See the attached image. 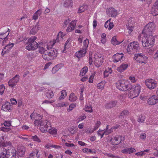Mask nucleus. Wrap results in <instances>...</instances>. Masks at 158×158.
<instances>
[{"label":"nucleus","instance_id":"64","mask_svg":"<svg viewBox=\"0 0 158 158\" xmlns=\"http://www.w3.org/2000/svg\"><path fill=\"white\" fill-rule=\"evenodd\" d=\"M86 118V116L85 114H82L79 117V120L77 122L79 123L80 121L84 120Z\"/></svg>","mask_w":158,"mask_h":158},{"label":"nucleus","instance_id":"22","mask_svg":"<svg viewBox=\"0 0 158 158\" xmlns=\"http://www.w3.org/2000/svg\"><path fill=\"white\" fill-rule=\"evenodd\" d=\"M40 28V26L37 23L35 26H34L31 29L30 34L31 35H35Z\"/></svg>","mask_w":158,"mask_h":158},{"label":"nucleus","instance_id":"60","mask_svg":"<svg viewBox=\"0 0 158 158\" xmlns=\"http://www.w3.org/2000/svg\"><path fill=\"white\" fill-rule=\"evenodd\" d=\"M4 126L6 127H9L11 125V123L10 121H5L3 123Z\"/></svg>","mask_w":158,"mask_h":158},{"label":"nucleus","instance_id":"16","mask_svg":"<svg viewBox=\"0 0 158 158\" xmlns=\"http://www.w3.org/2000/svg\"><path fill=\"white\" fill-rule=\"evenodd\" d=\"M158 102V98L155 95H153L148 100V103L151 105H153Z\"/></svg>","mask_w":158,"mask_h":158},{"label":"nucleus","instance_id":"7","mask_svg":"<svg viewBox=\"0 0 158 158\" xmlns=\"http://www.w3.org/2000/svg\"><path fill=\"white\" fill-rule=\"evenodd\" d=\"M131 90L128 93V97L133 98L138 96L141 91V87L139 84H137L132 87Z\"/></svg>","mask_w":158,"mask_h":158},{"label":"nucleus","instance_id":"28","mask_svg":"<svg viewBox=\"0 0 158 158\" xmlns=\"http://www.w3.org/2000/svg\"><path fill=\"white\" fill-rule=\"evenodd\" d=\"M39 151L38 149H35L29 155V158H38L40 155L38 154Z\"/></svg>","mask_w":158,"mask_h":158},{"label":"nucleus","instance_id":"24","mask_svg":"<svg viewBox=\"0 0 158 158\" xmlns=\"http://www.w3.org/2000/svg\"><path fill=\"white\" fill-rule=\"evenodd\" d=\"M128 67V64L123 63L118 68L117 70L120 73H122L126 70Z\"/></svg>","mask_w":158,"mask_h":158},{"label":"nucleus","instance_id":"3","mask_svg":"<svg viewBox=\"0 0 158 158\" xmlns=\"http://www.w3.org/2000/svg\"><path fill=\"white\" fill-rule=\"evenodd\" d=\"M58 54V51L56 49L54 48L47 49L44 54L42 55V57L44 60H50L55 59Z\"/></svg>","mask_w":158,"mask_h":158},{"label":"nucleus","instance_id":"29","mask_svg":"<svg viewBox=\"0 0 158 158\" xmlns=\"http://www.w3.org/2000/svg\"><path fill=\"white\" fill-rule=\"evenodd\" d=\"M132 19V18H130L129 20L128 21V23H127L126 25L127 29L129 31L128 32L129 34H130L133 31V27L132 26L133 23H131Z\"/></svg>","mask_w":158,"mask_h":158},{"label":"nucleus","instance_id":"56","mask_svg":"<svg viewBox=\"0 0 158 158\" xmlns=\"http://www.w3.org/2000/svg\"><path fill=\"white\" fill-rule=\"evenodd\" d=\"M71 41V39L70 38L66 42L65 45L64 46L65 49L68 48H69L70 45V41Z\"/></svg>","mask_w":158,"mask_h":158},{"label":"nucleus","instance_id":"13","mask_svg":"<svg viewBox=\"0 0 158 158\" xmlns=\"http://www.w3.org/2000/svg\"><path fill=\"white\" fill-rule=\"evenodd\" d=\"M134 59L139 63L146 64L148 58L142 53H138L135 54Z\"/></svg>","mask_w":158,"mask_h":158},{"label":"nucleus","instance_id":"37","mask_svg":"<svg viewBox=\"0 0 158 158\" xmlns=\"http://www.w3.org/2000/svg\"><path fill=\"white\" fill-rule=\"evenodd\" d=\"M88 71V68L86 66H85L83 67L81 69L80 74L81 76H84Z\"/></svg>","mask_w":158,"mask_h":158},{"label":"nucleus","instance_id":"50","mask_svg":"<svg viewBox=\"0 0 158 158\" xmlns=\"http://www.w3.org/2000/svg\"><path fill=\"white\" fill-rule=\"evenodd\" d=\"M41 12L39 10H37L36 12L34 15L33 16V19L34 20L37 19L39 16L40 15Z\"/></svg>","mask_w":158,"mask_h":158},{"label":"nucleus","instance_id":"54","mask_svg":"<svg viewBox=\"0 0 158 158\" xmlns=\"http://www.w3.org/2000/svg\"><path fill=\"white\" fill-rule=\"evenodd\" d=\"M95 73L94 72L91 73L90 77L89 79V83H93L94 76L95 75Z\"/></svg>","mask_w":158,"mask_h":158},{"label":"nucleus","instance_id":"41","mask_svg":"<svg viewBox=\"0 0 158 158\" xmlns=\"http://www.w3.org/2000/svg\"><path fill=\"white\" fill-rule=\"evenodd\" d=\"M77 99V97L73 93H72L69 97V100L70 101L74 102Z\"/></svg>","mask_w":158,"mask_h":158},{"label":"nucleus","instance_id":"8","mask_svg":"<svg viewBox=\"0 0 158 158\" xmlns=\"http://www.w3.org/2000/svg\"><path fill=\"white\" fill-rule=\"evenodd\" d=\"M39 126L40 129L42 132H46L51 128V123L47 119H42L40 121Z\"/></svg>","mask_w":158,"mask_h":158},{"label":"nucleus","instance_id":"19","mask_svg":"<svg viewBox=\"0 0 158 158\" xmlns=\"http://www.w3.org/2000/svg\"><path fill=\"white\" fill-rule=\"evenodd\" d=\"M151 12L153 16H156L158 15V0H157L152 7Z\"/></svg>","mask_w":158,"mask_h":158},{"label":"nucleus","instance_id":"62","mask_svg":"<svg viewBox=\"0 0 158 158\" xmlns=\"http://www.w3.org/2000/svg\"><path fill=\"white\" fill-rule=\"evenodd\" d=\"M116 104V101H112L109 103V106H108L109 108H111L113 107Z\"/></svg>","mask_w":158,"mask_h":158},{"label":"nucleus","instance_id":"25","mask_svg":"<svg viewBox=\"0 0 158 158\" xmlns=\"http://www.w3.org/2000/svg\"><path fill=\"white\" fill-rule=\"evenodd\" d=\"M44 92L46 97L48 98H51L54 96L53 92L51 89H45Z\"/></svg>","mask_w":158,"mask_h":158},{"label":"nucleus","instance_id":"42","mask_svg":"<svg viewBox=\"0 0 158 158\" xmlns=\"http://www.w3.org/2000/svg\"><path fill=\"white\" fill-rule=\"evenodd\" d=\"M149 151V150H145L143 151L137 152L135 153V155L138 156H142L145 155V152H148Z\"/></svg>","mask_w":158,"mask_h":158},{"label":"nucleus","instance_id":"48","mask_svg":"<svg viewBox=\"0 0 158 158\" xmlns=\"http://www.w3.org/2000/svg\"><path fill=\"white\" fill-rule=\"evenodd\" d=\"M111 43L113 45H114L119 44L120 43L117 40L115 36L113 37L112 39Z\"/></svg>","mask_w":158,"mask_h":158},{"label":"nucleus","instance_id":"20","mask_svg":"<svg viewBox=\"0 0 158 158\" xmlns=\"http://www.w3.org/2000/svg\"><path fill=\"white\" fill-rule=\"evenodd\" d=\"M87 50L82 48L81 49L76 52L75 53V56L78 58L84 57L85 56V54L86 53Z\"/></svg>","mask_w":158,"mask_h":158},{"label":"nucleus","instance_id":"23","mask_svg":"<svg viewBox=\"0 0 158 158\" xmlns=\"http://www.w3.org/2000/svg\"><path fill=\"white\" fill-rule=\"evenodd\" d=\"M77 20H75L72 21L67 28L66 31L70 32L73 30L76 27Z\"/></svg>","mask_w":158,"mask_h":158},{"label":"nucleus","instance_id":"9","mask_svg":"<svg viewBox=\"0 0 158 158\" xmlns=\"http://www.w3.org/2000/svg\"><path fill=\"white\" fill-rule=\"evenodd\" d=\"M139 49V47L138 43L137 42L134 41L128 45L127 52L131 54L137 52Z\"/></svg>","mask_w":158,"mask_h":158},{"label":"nucleus","instance_id":"39","mask_svg":"<svg viewBox=\"0 0 158 158\" xmlns=\"http://www.w3.org/2000/svg\"><path fill=\"white\" fill-rule=\"evenodd\" d=\"M87 8V6L86 5H83L80 7L78 10V13H81L86 10Z\"/></svg>","mask_w":158,"mask_h":158},{"label":"nucleus","instance_id":"32","mask_svg":"<svg viewBox=\"0 0 158 158\" xmlns=\"http://www.w3.org/2000/svg\"><path fill=\"white\" fill-rule=\"evenodd\" d=\"M9 142H7L4 139V137H2L0 138V147H6L9 145Z\"/></svg>","mask_w":158,"mask_h":158},{"label":"nucleus","instance_id":"40","mask_svg":"<svg viewBox=\"0 0 158 158\" xmlns=\"http://www.w3.org/2000/svg\"><path fill=\"white\" fill-rule=\"evenodd\" d=\"M104 134L105 135H108L112 132V128L109 129V125L106 126V129H104Z\"/></svg>","mask_w":158,"mask_h":158},{"label":"nucleus","instance_id":"17","mask_svg":"<svg viewBox=\"0 0 158 158\" xmlns=\"http://www.w3.org/2000/svg\"><path fill=\"white\" fill-rule=\"evenodd\" d=\"M12 109V107L10 103L8 102H6L2 105L1 109L5 111H10Z\"/></svg>","mask_w":158,"mask_h":158},{"label":"nucleus","instance_id":"33","mask_svg":"<svg viewBox=\"0 0 158 158\" xmlns=\"http://www.w3.org/2000/svg\"><path fill=\"white\" fill-rule=\"evenodd\" d=\"M109 10V14L112 17H115L117 15V11L113 8H111L107 10V11Z\"/></svg>","mask_w":158,"mask_h":158},{"label":"nucleus","instance_id":"11","mask_svg":"<svg viewBox=\"0 0 158 158\" xmlns=\"http://www.w3.org/2000/svg\"><path fill=\"white\" fill-rule=\"evenodd\" d=\"M145 83L147 87L151 90L155 89L157 85V81L154 79L151 78L146 79L145 81Z\"/></svg>","mask_w":158,"mask_h":158},{"label":"nucleus","instance_id":"2","mask_svg":"<svg viewBox=\"0 0 158 158\" xmlns=\"http://www.w3.org/2000/svg\"><path fill=\"white\" fill-rule=\"evenodd\" d=\"M92 52H89V65H91L94 61L95 65L96 67H100L104 61L103 56L102 54L98 53H96L93 60L92 56Z\"/></svg>","mask_w":158,"mask_h":158},{"label":"nucleus","instance_id":"5","mask_svg":"<svg viewBox=\"0 0 158 158\" xmlns=\"http://www.w3.org/2000/svg\"><path fill=\"white\" fill-rule=\"evenodd\" d=\"M155 25L153 22H150L147 24L144 27L142 34L138 36V39L139 40H141V36L143 34H152V32L155 31Z\"/></svg>","mask_w":158,"mask_h":158},{"label":"nucleus","instance_id":"26","mask_svg":"<svg viewBox=\"0 0 158 158\" xmlns=\"http://www.w3.org/2000/svg\"><path fill=\"white\" fill-rule=\"evenodd\" d=\"M47 47H45V45L43 44H41L39 43V46L38 47V51L39 52L43 55L45 52L47 51V49H46V48Z\"/></svg>","mask_w":158,"mask_h":158},{"label":"nucleus","instance_id":"58","mask_svg":"<svg viewBox=\"0 0 158 158\" xmlns=\"http://www.w3.org/2000/svg\"><path fill=\"white\" fill-rule=\"evenodd\" d=\"M0 158H7L6 153V150L4 152H2L0 153Z\"/></svg>","mask_w":158,"mask_h":158},{"label":"nucleus","instance_id":"4","mask_svg":"<svg viewBox=\"0 0 158 158\" xmlns=\"http://www.w3.org/2000/svg\"><path fill=\"white\" fill-rule=\"evenodd\" d=\"M37 39L36 36H33L30 38L28 40L27 45L26 49L28 51H34L38 48L39 43H37L35 40Z\"/></svg>","mask_w":158,"mask_h":158},{"label":"nucleus","instance_id":"45","mask_svg":"<svg viewBox=\"0 0 158 158\" xmlns=\"http://www.w3.org/2000/svg\"><path fill=\"white\" fill-rule=\"evenodd\" d=\"M85 110L86 112L89 113H91L93 111L91 106L90 105H86L85 108Z\"/></svg>","mask_w":158,"mask_h":158},{"label":"nucleus","instance_id":"12","mask_svg":"<svg viewBox=\"0 0 158 158\" xmlns=\"http://www.w3.org/2000/svg\"><path fill=\"white\" fill-rule=\"evenodd\" d=\"M20 79L19 75H16L15 77L10 79L8 81L9 86L12 89L14 88L19 82Z\"/></svg>","mask_w":158,"mask_h":158},{"label":"nucleus","instance_id":"18","mask_svg":"<svg viewBox=\"0 0 158 158\" xmlns=\"http://www.w3.org/2000/svg\"><path fill=\"white\" fill-rule=\"evenodd\" d=\"M124 57V54L122 53H117L114 55L113 57V61L114 62H118L120 61Z\"/></svg>","mask_w":158,"mask_h":158},{"label":"nucleus","instance_id":"6","mask_svg":"<svg viewBox=\"0 0 158 158\" xmlns=\"http://www.w3.org/2000/svg\"><path fill=\"white\" fill-rule=\"evenodd\" d=\"M117 88L120 90L126 91L130 90L132 88L131 84L128 80L122 79L117 84Z\"/></svg>","mask_w":158,"mask_h":158},{"label":"nucleus","instance_id":"52","mask_svg":"<svg viewBox=\"0 0 158 158\" xmlns=\"http://www.w3.org/2000/svg\"><path fill=\"white\" fill-rule=\"evenodd\" d=\"M82 151L85 153H94L95 152L94 151L93 152L92 151L88 148H84L82 149Z\"/></svg>","mask_w":158,"mask_h":158},{"label":"nucleus","instance_id":"47","mask_svg":"<svg viewBox=\"0 0 158 158\" xmlns=\"http://www.w3.org/2000/svg\"><path fill=\"white\" fill-rule=\"evenodd\" d=\"M104 132V130H102L101 129H99V130L97 131V133L98 136H100L101 139L103 137L104 135H105Z\"/></svg>","mask_w":158,"mask_h":158},{"label":"nucleus","instance_id":"43","mask_svg":"<svg viewBox=\"0 0 158 158\" xmlns=\"http://www.w3.org/2000/svg\"><path fill=\"white\" fill-rule=\"evenodd\" d=\"M89 44V40L87 39H86L83 42L82 48L87 50Z\"/></svg>","mask_w":158,"mask_h":158},{"label":"nucleus","instance_id":"63","mask_svg":"<svg viewBox=\"0 0 158 158\" xmlns=\"http://www.w3.org/2000/svg\"><path fill=\"white\" fill-rule=\"evenodd\" d=\"M76 106V105L74 104H71L69 105V109H68V111H71L73 109L75 108Z\"/></svg>","mask_w":158,"mask_h":158},{"label":"nucleus","instance_id":"44","mask_svg":"<svg viewBox=\"0 0 158 158\" xmlns=\"http://www.w3.org/2000/svg\"><path fill=\"white\" fill-rule=\"evenodd\" d=\"M56 105L57 106L61 107L67 106L68 105V104L67 102H61L58 103Z\"/></svg>","mask_w":158,"mask_h":158},{"label":"nucleus","instance_id":"35","mask_svg":"<svg viewBox=\"0 0 158 158\" xmlns=\"http://www.w3.org/2000/svg\"><path fill=\"white\" fill-rule=\"evenodd\" d=\"M111 68H108L105 70L104 72V75L105 77H107L112 72Z\"/></svg>","mask_w":158,"mask_h":158},{"label":"nucleus","instance_id":"53","mask_svg":"<svg viewBox=\"0 0 158 158\" xmlns=\"http://www.w3.org/2000/svg\"><path fill=\"white\" fill-rule=\"evenodd\" d=\"M145 119V117L143 115H140L138 118V121L139 123H142L144 122Z\"/></svg>","mask_w":158,"mask_h":158},{"label":"nucleus","instance_id":"61","mask_svg":"<svg viewBox=\"0 0 158 158\" xmlns=\"http://www.w3.org/2000/svg\"><path fill=\"white\" fill-rule=\"evenodd\" d=\"M129 79L132 83H135L136 81V79L134 76H131L129 77Z\"/></svg>","mask_w":158,"mask_h":158},{"label":"nucleus","instance_id":"27","mask_svg":"<svg viewBox=\"0 0 158 158\" xmlns=\"http://www.w3.org/2000/svg\"><path fill=\"white\" fill-rule=\"evenodd\" d=\"M65 35V33H64L63 32H60L57 36V38L56 40H55V42L54 43H53V44L52 45V46H53V45L55 44V43L58 42L60 40H61L63 38Z\"/></svg>","mask_w":158,"mask_h":158},{"label":"nucleus","instance_id":"38","mask_svg":"<svg viewBox=\"0 0 158 158\" xmlns=\"http://www.w3.org/2000/svg\"><path fill=\"white\" fill-rule=\"evenodd\" d=\"M61 95L59 98L60 100H63L64 99L66 96L67 94V92L65 90H62L61 91Z\"/></svg>","mask_w":158,"mask_h":158},{"label":"nucleus","instance_id":"57","mask_svg":"<svg viewBox=\"0 0 158 158\" xmlns=\"http://www.w3.org/2000/svg\"><path fill=\"white\" fill-rule=\"evenodd\" d=\"M5 89V87L4 85H0V94L2 95L3 94Z\"/></svg>","mask_w":158,"mask_h":158},{"label":"nucleus","instance_id":"55","mask_svg":"<svg viewBox=\"0 0 158 158\" xmlns=\"http://www.w3.org/2000/svg\"><path fill=\"white\" fill-rule=\"evenodd\" d=\"M72 2L71 0H67L66 1L64 4V5L65 7H68L71 5Z\"/></svg>","mask_w":158,"mask_h":158},{"label":"nucleus","instance_id":"49","mask_svg":"<svg viewBox=\"0 0 158 158\" xmlns=\"http://www.w3.org/2000/svg\"><path fill=\"white\" fill-rule=\"evenodd\" d=\"M106 34L105 33H103L101 36V42L103 44H104L106 42Z\"/></svg>","mask_w":158,"mask_h":158},{"label":"nucleus","instance_id":"1","mask_svg":"<svg viewBox=\"0 0 158 158\" xmlns=\"http://www.w3.org/2000/svg\"><path fill=\"white\" fill-rule=\"evenodd\" d=\"M142 46L147 53L151 54L153 50L152 49L155 42V39L152 34H143L141 39Z\"/></svg>","mask_w":158,"mask_h":158},{"label":"nucleus","instance_id":"31","mask_svg":"<svg viewBox=\"0 0 158 158\" xmlns=\"http://www.w3.org/2000/svg\"><path fill=\"white\" fill-rule=\"evenodd\" d=\"M17 149V153L19 156H22L24 155L25 152V149L24 147H18Z\"/></svg>","mask_w":158,"mask_h":158},{"label":"nucleus","instance_id":"59","mask_svg":"<svg viewBox=\"0 0 158 158\" xmlns=\"http://www.w3.org/2000/svg\"><path fill=\"white\" fill-rule=\"evenodd\" d=\"M27 40V38L25 36H20L19 38L17 40L18 42H19L21 41H24Z\"/></svg>","mask_w":158,"mask_h":158},{"label":"nucleus","instance_id":"46","mask_svg":"<svg viewBox=\"0 0 158 158\" xmlns=\"http://www.w3.org/2000/svg\"><path fill=\"white\" fill-rule=\"evenodd\" d=\"M48 131L51 134L55 135L57 133V130L55 128L51 127V128Z\"/></svg>","mask_w":158,"mask_h":158},{"label":"nucleus","instance_id":"36","mask_svg":"<svg viewBox=\"0 0 158 158\" xmlns=\"http://www.w3.org/2000/svg\"><path fill=\"white\" fill-rule=\"evenodd\" d=\"M106 81H102L100 83H99L97 85V88L98 89L102 90L104 88Z\"/></svg>","mask_w":158,"mask_h":158},{"label":"nucleus","instance_id":"34","mask_svg":"<svg viewBox=\"0 0 158 158\" xmlns=\"http://www.w3.org/2000/svg\"><path fill=\"white\" fill-rule=\"evenodd\" d=\"M101 124V123L100 121H97L95 122V125L93 129L92 130H91L90 129V130L89 131V132L90 133H93L94 131L97 129L100 126Z\"/></svg>","mask_w":158,"mask_h":158},{"label":"nucleus","instance_id":"14","mask_svg":"<svg viewBox=\"0 0 158 158\" xmlns=\"http://www.w3.org/2000/svg\"><path fill=\"white\" fill-rule=\"evenodd\" d=\"M124 140V138L120 135H117L110 139L111 144L113 145H117Z\"/></svg>","mask_w":158,"mask_h":158},{"label":"nucleus","instance_id":"21","mask_svg":"<svg viewBox=\"0 0 158 158\" xmlns=\"http://www.w3.org/2000/svg\"><path fill=\"white\" fill-rule=\"evenodd\" d=\"M14 45V43H10L6 45L2 51V55H4L5 53L8 52L12 48Z\"/></svg>","mask_w":158,"mask_h":158},{"label":"nucleus","instance_id":"15","mask_svg":"<svg viewBox=\"0 0 158 158\" xmlns=\"http://www.w3.org/2000/svg\"><path fill=\"white\" fill-rule=\"evenodd\" d=\"M16 151L13 147H10L7 150H6V153L7 158H15Z\"/></svg>","mask_w":158,"mask_h":158},{"label":"nucleus","instance_id":"30","mask_svg":"<svg viewBox=\"0 0 158 158\" xmlns=\"http://www.w3.org/2000/svg\"><path fill=\"white\" fill-rule=\"evenodd\" d=\"M135 151V148H126L122 150V152L124 154H131Z\"/></svg>","mask_w":158,"mask_h":158},{"label":"nucleus","instance_id":"10","mask_svg":"<svg viewBox=\"0 0 158 158\" xmlns=\"http://www.w3.org/2000/svg\"><path fill=\"white\" fill-rule=\"evenodd\" d=\"M30 117L32 120H34V124L35 126H39V123L42 119V116L36 113H32L30 115Z\"/></svg>","mask_w":158,"mask_h":158},{"label":"nucleus","instance_id":"51","mask_svg":"<svg viewBox=\"0 0 158 158\" xmlns=\"http://www.w3.org/2000/svg\"><path fill=\"white\" fill-rule=\"evenodd\" d=\"M32 140L35 141L37 142L38 143H40L41 142V140L36 135L33 136L31 137Z\"/></svg>","mask_w":158,"mask_h":158}]
</instances>
